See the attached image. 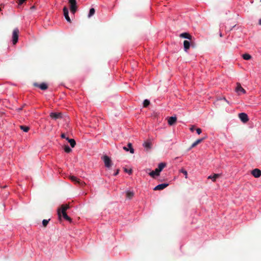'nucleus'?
Segmentation results:
<instances>
[{
  "instance_id": "nucleus-1",
  "label": "nucleus",
  "mask_w": 261,
  "mask_h": 261,
  "mask_svg": "<svg viewBox=\"0 0 261 261\" xmlns=\"http://www.w3.org/2000/svg\"><path fill=\"white\" fill-rule=\"evenodd\" d=\"M166 164L165 163H161L159 164L158 167L154 170L148 173L149 175L153 178H155V176H159L160 172L166 167Z\"/></svg>"
},
{
  "instance_id": "nucleus-2",
  "label": "nucleus",
  "mask_w": 261,
  "mask_h": 261,
  "mask_svg": "<svg viewBox=\"0 0 261 261\" xmlns=\"http://www.w3.org/2000/svg\"><path fill=\"white\" fill-rule=\"evenodd\" d=\"M70 5V9L71 12L74 14L77 10V5L76 0H68Z\"/></svg>"
},
{
  "instance_id": "nucleus-3",
  "label": "nucleus",
  "mask_w": 261,
  "mask_h": 261,
  "mask_svg": "<svg viewBox=\"0 0 261 261\" xmlns=\"http://www.w3.org/2000/svg\"><path fill=\"white\" fill-rule=\"evenodd\" d=\"M18 34L19 30L17 28L14 29L12 34V42L14 45L16 44L18 41Z\"/></svg>"
},
{
  "instance_id": "nucleus-4",
  "label": "nucleus",
  "mask_w": 261,
  "mask_h": 261,
  "mask_svg": "<svg viewBox=\"0 0 261 261\" xmlns=\"http://www.w3.org/2000/svg\"><path fill=\"white\" fill-rule=\"evenodd\" d=\"M69 208L68 204H62L60 208L58 210V214L59 218L61 217V213L66 212V210Z\"/></svg>"
},
{
  "instance_id": "nucleus-5",
  "label": "nucleus",
  "mask_w": 261,
  "mask_h": 261,
  "mask_svg": "<svg viewBox=\"0 0 261 261\" xmlns=\"http://www.w3.org/2000/svg\"><path fill=\"white\" fill-rule=\"evenodd\" d=\"M103 161L106 167L110 168L112 166V161L108 156L104 155L103 156Z\"/></svg>"
},
{
  "instance_id": "nucleus-6",
  "label": "nucleus",
  "mask_w": 261,
  "mask_h": 261,
  "mask_svg": "<svg viewBox=\"0 0 261 261\" xmlns=\"http://www.w3.org/2000/svg\"><path fill=\"white\" fill-rule=\"evenodd\" d=\"M69 178L71 179L72 181L75 183H77L81 186H84L85 185V183L84 182L80 180L79 179H78L76 177L74 176H70L69 177Z\"/></svg>"
},
{
  "instance_id": "nucleus-7",
  "label": "nucleus",
  "mask_w": 261,
  "mask_h": 261,
  "mask_svg": "<svg viewBox=\"0 0 261 261\" xmlns=\"http://www.w3.org/2000/svg\"><path fill=\"white\" fill-rule=\"evenodd\" d=\"M239 117L241 120L244 123H246L249 120L248 117L246 113H241L239 114Z\"/></svg>"
},
{
  "instance_id": "nucleus-8",
  "label": "nucleus",
  "mask_w": 261,
  "mask_h": 261,
  "mask_svg": "<svg viewBox=\"0 0 261 261\" xmlns=\"http://www.w3.org/2000/svg\"><path fill=\"white\" fill-rule=\"evenodd\" d=\"M50 117L55 120L61 119L62 117V114L61 113H54L52 112L50 114Z\"/></svg>"
},
{
  "instance_id": "nucleus-9",
  "label": "nucleus",
  "mask_w": 261,
  "mask_h": 261,
  "mask_svg": "<svg viewBox=\"0 0 261 261\" xmlns=\"http://www.w3.org/2000/svg\"><path fill=\"white\" fill-rule=\"evenodd\" d=\"M251 174L256 178L261 176V170L258 169H254L251 171Z\"/></svg>"
},
{
  "instance_id": "nucleus-10",
  "label": "nucleus",
  "mask_w": 261,
  "mask_h": 261,
  "mask_svg": "<svg viewBox=\"0 0 261 261\" xmlns=\"http://www.w3.org/2000/svg\"><path fill=\"white\" fill-rule=\"evenodd\" d=\"M34 86L37 87H39L42 90H45L48 88L47 85L44 83H42L40 84H39L37 83H34Z\"/></svg>"
},
{
  "instance_id": "nucleus-11",
  "label": "nucleus",
  "mask_w": 261,
  "mask_h": 261,
  "mask_svg": "<svg viewBox=\"0 0 261 261\" xmlns=\"http://www.w3.org/2000/svg\"><path fill=\"white\" fill-rule=\"evenodd\" d=\"M168 185H169L168 184H166V183L160 184V185L156 186V187H155L153 188V190H154V191L162 190L164 189L165 188H166V187H167L168 186Z\"/></svg>"
},
{
  "instance_id": "nucleus-12",
  "label": "nucleus",
  "mask_w": 261,
  "mask_h": 261,
  "mask_svg": "<svg viewBox=\"0 0 261 261\" xmlns=\"http://www.w3.org/2000/svg\"><path fill=\"white\" fill-rule=\"evenodd\" d=\"M63 12H64V15L65 16V19H66V20L69 22H71V20L69 16V15H68V8L66 7H64L63 8Z\"/></svg>"
},
{
  "instance_id": "nucleus-13",
  "label": "nucleus",
  "mask_w": 261,
  "mask_h": 261,
  "mask_svg": "<svg viewBox=\"0 0 261 261\" xmlns=\"http://www.w3.org/2000/svg\"><path fill=\"white\" fill-rule=\"evenodd\" d=\"M127 146L128 147H126V146H124L123 147V149L126 151H129V152L131 153H134V148H133V146H132V144L130 143H129L128 144H127Z\"/></svg>"
},
{
  "instance_id": "nucleus-14",
  "label": "nucleus",
  "mask_w": 261,
  "mask_h": 261,
  "mask_svg": "<svg viewBox=\"0 0 261 261\" xmlns=\"http://www.w3.org/2000/svg\"><path fill=\"white\" fill-rule=\"evenodd\" d=\"M237 86L236 88V91L238 93L241 92L242 93H245V90L241 86V84L239 83H237Z\"/></svg>"
},
{
  "instance_id": "nucleus-15",
  "label": "nucleus",
  "mask_w": 261,
  "mask_h": 261,
  "mask_svg": "<svg viewBox=\"0 0 261 261\" xmlns=\"http://www.w3.org/2000/svg\"><path fill=\"white\" fill-rule=\"evenodd\" d=\"M176 121H177V118L175 116H174V117L172 116V117H170L169 118V119L168 120V123L169 125H173L175 123Z\"/></svg>"
},
{
  "instance_id": "nucleus-16",
  "label": "nucleus",
  "mask_w": 261,
  "mask_h": 261,
  "mask_svg": "<svg viewBox=\"0 0 261 261\" xmlns=\"http://www.w3.org/2000/svg\"><path fill=\"white\" fill-rule=\"evenodd\" d=\"M179 37L183 38H186L190 40L192 39V36L188 33H183L179 35Z\"/></svg>"
},
{
  "instance_id": "nucleus-17",
  "label": "nucleus",
  "mask_w": 261,
  "mask_h": 261,
  "mask_svg": "<svg viewBox=\"0 0 261 261\" xmlns=\"http://www.w3.org/2000/svg\"><path fill=\"white\" fill-rule=\"evenodd\" d=\"M190 42L188 40H185L184 41V50L185 51H187L190 48Z\"/></svg>"
},
{
  "instance_id": "nucleus-18",
  "label": "nucleus",
  "mask_w": 261,
  "mask_h": 261,
  "mask_svg": "<svg viewBox=\"0 0 261 261\" xmlns=\"http://www.w3.org/2000/svg\"><path fill=\"white\" fill-rule=\"evenodd\" d=\"M143 145L147 150H149L151 148L152 143L150 141H146L143 143Z\"/></svg>"
},
{
  "instance_id": "nucleus-19",
  "label": "nucleus",
  "mask_w": 261,
  "mask_h": 261,
  "mask_svg": "<svg viewBox=\"0 0 261 261\" xmlns=\"http://www.w3.org/2000/svg\"><path fill=\"white\" fill-rule=\"evenodd\" d=\"M220 174H214L213 175H210L208 177V179H211L213 181H215L216 179L220 177Z\"/></svg>"
},
{
  "instance_id": "nucleus-20",
  "label": "nucleus",
  "mask_w": 261,
  "mask_h": 261,
  "mask_svg": "<svg viewBox=\"0 0 261 261\" xmlns=\"http://www.w3.org/2000/svg\"><path fill=\"white\" fill-rule=\"evenodd\" d=\"M66 140L70 143V146L73 148L75 145L76 142L73 139H69V138H66Z\"/></svg>"
},
{
  "instance_id": "nucleus-21",
  "label": "nucleus",
  "mask_w": 261,
  "mask_h": 261,
  "mask_svg": "<svg viewBox=\"0 0 261 261\" xmlns=\"http://www.w3.org/2000/svg\"><path fill=\"white\" fill-rule=\"evenodd\" d=\"M203 140H204L203 138H201V139H199L197 140L196 141H195L192 144L191 148H194V147H196L198 144H199V143L202 142Z\"/></svg>"
},
{
  "instance_id": "nucleus-22",
  "label": "nucleus",
  "mask_w": 261,
  "mask_h": 261,
  "mask_svg": "<svg viewBox=\"0 0 261 261\" xmlns=\"http://www.w3.org/2000/svg\"><path fill=\"white\" fill-rule=\"evenodd\" d=\"M62 216L65 220L70 222L71 221V219L67 215L66 212L61 213V216Z\"/></svg>"
},
{
  "instance_id": "nucleus-23",
  "label": "nucleus",
  "mask_w": 261,
  "mask_h": 261,
  "mask_svg": "<svg viewBox=\"0 0 261 261\" xmlns=\"http://www.w3.org/2000/svg\"><path fill=\"white\" fill-rule=\"evenodd\" d=\"M126 197L128 199H131L133 197L134 193L133 192L127 191L126 193Z\"/></svg>"
},
{
  "instance_id": "nucleus-24",
  "label": "nucleus",
  "mask_w": 261,
  "mask_h": 261,
  "mask_svg": "<svg viewBox=\"0 0 261 261\" xmlns=\"http://www.w3.org/2000/svg\"><path fill=\"white\" fill-rule=\"evenodd\" d=\"M242 57L244 60H249L251 58V56L248 54H245L242 55Z\"/></svg>"
},
{
  "instance_id": "nucleus-25",
  "label": "nucleus",
  "mask_w": 261,
  "mask_h": 261,
  "mask_svg": "<svg viewBox=\"0 0 261 261\" xmlns=\"http://www.w3.org/2000/svg\"><path fill=\"white\" fill-rule=\"evenodd\" d=\"M20 128L24 132H28L30 129L29 127L25 125H21L20 126Z\"/></svg>"
},
{
  "instance_id": "nucleus-26",
  "label": "nucleus",
  "mask_w": 261,
  "mask_h": 261,
  "mask_svg": "<svg viewBox=\"0 0 261 261\" xmlns=\"http://www.w3.org/2000/svg\"><path fill=\"white\" fill-rule=\"evenodd\" d=\"M95 13V9L94 8H91L89 11V13L88 14V17H91Z\"/></svg>"
},
{
  "instance_id": "nucleus-27",
  "label": "nucleus",
  "mask_w": 261,
  "mask_h": 261,
  "mask_svg": "<svg viewBox=\"0 0 261 261\" xmlns=\"http://www.w3.org/2000/svg\"><path fill=\"white\" fill-rule=\"evenodd\" d=\"M150 104V101L148 99L144 100L143 102V107L145 108L147 107Z\"/></svg>"
},
{
  "instance_id": "nucleus-28",
  "label": "nucleus",
  "mask_w": 261,
  "mask_h": 261,
  "mask_svg": "<svg viewBox=\"0 0 261 261\" xmlns=\"http://www.w3.org/2000/svg\"><path fill=\"white\" fill-rule=\"evenodd\" d=\"M64 150L66 152L69 153L71 151V149L68 145H65Z\"/></svg>"
},
{
  "instance_id": "nucleus-29",
  "label": "nucleus",
  "mask_w": 261,
  "mask_h": 261,
  "mask_svg": "<svg viewBox=\"0 0 261 261\" xmlns=\"http://www.w3.org/2000/svg\"><path fill=\"white\" fill-rule=\"evenodd\" d=\"M49 220H50V219H48V220L44 219L42 221V224L44 227H46Z\"/></svg>"
},
{
  "instance_id": "nucleus-30",
  "label": "nucleus",
  "mask_w": 261,
  "mask_h": 261,
  "mask_svg": "<svg viewBox=\"0 0 261 261\" xmlns=\"http://www.w3.org/2000/svg\"><path fill=\"white\" fill-rule=\"evenodd\" d=\"M180 172L181 173H182L185 175V177L186 178H187V176H188V173H187V172L186 170H185V169H181V170H180Z\"/></svg>"
},
{
  "instance_id": "nucleus-31",
  "label": "nucleus",
  "mask_w": 261,
  "mask_h": 261,
  "mask_svg": "<svg viewBox=\"0 0 261 261\" xmlns=\"http://www.w3.org/2000/svg\"><path fill=\"white\" fill-rule=\"evenodd\" d=\"M124 170L125 172L128 173L129 174H131L132 173V170L131 169H127L126 168H124Z\"/></svg>"
},
{
  "instance_id": "nucleus-32",
  "label": "nucleus",
  "mask_w": 261,
  "mask_h": 261,
  "mask_svg": "<svg viewBox=\"0 0 261 261\" xmlns=\"http://www.w3.org/2000/svg\"><path fill=\"white\" fill-rule=\"evenodd\" d=\"M18 4L19 5H22L26 0H18Z\"/></svg>"
},
{
  "instance_id": "nucleus-33",
  "label": "nucleus",
  "mask_w": 261,
  "mask_h": 261,
  "mask_svg": "<svg viewBox=\"0 0 261 261\" xmlns=\"http://www.w3.org/2000/svg\"><path fill=\"white\" fill-rule=\"evenodd\" d=\"M196 132H197V133L199 135L201 133V129L199 128H198L196 129Z\"/></svg>"
},
{
  "instance_id": "nucleus-34",
  "label": "nucleus",
  "mask_w": 261,
  "mask_h": 261,
  "mask_svg": "<svg viewBox=\"0 0 261 261\" xmlns=\"http://www.w3.org/2000/svg\"><path fill=\"white\" fill-rule=\"evenodd\" d=\"M61 137L62 138H63V139H66L67 138L66 137H65V134H62L61 135Z\"/></svg>"
},
{
  "instance_id": "nucleus-35",
  "label": "nucleus",
  "mask_w": 261,
  "mask_h": 261,
  "mask_svg": "<svg viewBox=\"0 0 261 261\" xmlns=\"http://www.w3.org/2000/svg\"><path fill=\"white\" fill-rule=\"evenodd\" d=\"M22 110V107H21V108H19L17 109H16V111H17L18 112H20Z\"/></svg>"
},
{
  "instance_id": "nucleus-36",
  "label": "nucleus",
  "mask_w": 261,
  "mask_h": 261,
  "mask_svg": "<svg viewBox=\"0 0 261 261\" xmlns=\"http://www.w3.org/2000/svg\"><path fill=\"white\" fill-rule=\"evenodd\" d=\"M119 169L117 170L116 172L115 173H114V176L117 175L119 173Z\"/></svg>"
},
{
  "instance_id": "nucleus-37",
  "label": "nucleus",
  "mask_w": 261,
  "mask_h": 261,
  "mask_svg": "<svg viewBox=\"0 0 261 261\" xmlns=\"http://www.w3.org/2000/svg\"><path fill=\"white\" fill-rule=\"evenodd\" d=\"M195 129V126L194 125H193L191 128H190V130L192 131V132H193Z\"/></svg>"
},
{
  "instance_id": "nucleus-38",
  "label": "nucleus",
  "mask_w": 261,
  "mask_h": 261,
  "mask_svg": "<svg viewBox=\"0 0 261 261\" xmlns=\"http://www.w3.org/2000/svg\"><path fill=\"white\" fill-rule=\"evenodd\" d=\"M223 99L225 100L227 103H228V101L225 99V98H223Z\"/></svg>"
},
{
  "instance_id": "nucleus-39",
  "label": "nucleus",
  "mask_w": 261,
  "mask_h": 261,
  "mask_svg": "<svg viewBox=\"0 0 261 261\" xmlns=\"http://www.w3.org/2000/svg\"><path fill=\"white\" fill-rule=\"evenodd\" d=\"M259 24L261 25V19L259 20Z\"/></svg>"
},
{
  "instance_id": "nucleus-40",
  "label": "nucleus",
  "mask_w": 261,
  "mask_h": 261,
  "mask_svg": "<svg viewBox=\"0 0 261 261\" xmlns=\"http://www.w3.org/2000/svg\"><path fill=\"white\" fill-rule=\"evenodd\" d=\"M220 37H222V33H220Z\"/></svg>"
},
{
  "instance_id": "nucleus-41",
  "label": "nucleus",
  "mask_w": 261,
  "mask_h": 261,
  "mask_svg": "<svg viewBox=\"0 0 261 261\" xmlns=\"http://www.w3.org/2000/svg\"><path fill=\"white\" fill-rule=\"evenodd\" d=\"M25 106V104H24L23 106H22V108Z\"/></svg>"
}]
</instances>
